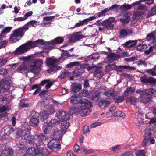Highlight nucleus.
I'll use <instances>...</instances> for the list:
<instances>
[{
    "mask_svg": "<svg viewBox=\"0 0 156 156\" xmlns=\"http://www.w3.org/2000/svg\"><path fill=\"white\" fill-rule=\"evenodd\" d=\"M135 90V88H132L131 87H128L125 91L124 94L126 96L128 95V94L131 95L134 92Z\"/></svg>",
    "mask_w": 156,
    "mask_h": 156,
    "instance_id": "ea45409f",
    "label": "nucleus"
},
{
    "mask_svg": "<svg viewBox=\"0 0 156 156\" xmlns=\"http://www.w3.org/2000/svg\"><path fill=\"white\" fill-rule=\"evenodd\" d=\"M28 30V28L25 26L15 29L12 31V34L11 35L9 41L12 43L16 42L19 39L17 37L21 38L24 35L25 33Z\"/></svg>",
    "mask_w": 156,
    "mask_h": 156,
    "instance_id": "7ed1b4c3",
    "label": "nucleus"
},
{
    "mask_svg": "<svg viewBox=\"0 0 156 156\" xmlns=\"http://www.w3.org/2000/svg\"><path fill=\"white\" fill-rule=\"evenodd\" d=\"M119 6L117 4H114L112 5L109 8H106L108 12L109 11H112L114 12H117L119 9Z\"/></svg>",
    "mask_w": 156,
    "mask_h": 156,
    "instance_id": "79ce46f5",
    "label": "nucleus"
},
{
    "mask_svg": "<svg viewBox=\"0 0 156 156\" xmlns=\"http://www.w3.org/2000/svg\"><path fill=\"white\" fill-rule=\"evenodd\" d=\"M29 62L31 64L28 66V69L30 72L35 74H38L43 64V60L40 58L32 59L28 62Z\"/></svg>",
    "mask_w": 156,
    "mask_h": 156,
    "instance_id": "f257e3e1",
    "label": "nucleus"
},
{
    "mask_svg": "<svg viewBox=\"0 0 156 156\" xmlns=\"http://www.w3.org/2000/svg\"><path fill=\"white\" fill-rule=\"evenodd\" d=\"M51 136L53 139L60 140L62 137V132L57 128H55L51 133Z\"/></svg>",
    "mask_w": 156,
    "mask_h": 156,
    "instance_id": "ddd939ff",
    "label": "nucleus"
},
{
    "mask_svg": "<svg viewBox=\"0 0 156 156\" xmlns=\"http://www.w3.org/2000/svg\"><path fill=\"white\" fill-rule=\"evenodd\" d=\"M132 8V6L130 5L124 4L122 6L120 7L119 9L122 12H124L127 10L130 9Z\"/></svg>",
    "mask_w": 156,
    "mask_h": 156,
    "instance_id": "a19ab883",
    "label": "nucleus"
},
{
    "mask_svg": "<svg viewBox=\"0 0 156 156\" xmlns=\"http://www.w3.org/2000/svg\"><path fill=\"white\" fill-rule=\"evenodd\" d=\"M84 36L80 34L78 32H76L75 34H73L69 38V40L71 42H75L83 38Z\"/></svg>",
    "mask_w": 156,
    "mask_h": 156,
    "instance_id": "dca6fc26",
    "label": "nucleus"
},
{
    "mask_svg": "<svg viewBox=\"0 0 156 156\" xmlns=\"http://www.w3.org/2000/svg\"><path fill=\"white\" fill-rule=\"evenodd\" d=\"M59 140L53 139L49 141L48 144V147L50 149H58L60 148V144Z\"/></svg>",
    "mask_w": 156,
    "mask_h": 156,
    "instance_id": "f8f14e48",
    "label": "nucleus"
},
{
    "mask_svg": "<svg viewBox=\"0 0 156 156\" xmlns=\"http://www.w3.org/2000/svg\"><path fill=\"white\" fill-rule=\"evenodd\" d=\"M12 29V27H5L3 30L1 32V33H2V34L4 35L5 36L6 34L10 32Z\"/></svg>",
    "mask_w": 156,
    "mask_h": 156,
    "instance_id": "864d4df0",
    "label": "nucleus"
},
{
    "mask_svg": "<svg viewBox=\"0 0 156 156\" xmlns=\"http://www.w3.org/2000/svg\"><path fill=\"white\" fill-rule=\"evenodd\" d=\"M62 67L58 66L56 64L55 66H52L49 67V68L48 70V73L51 74H53L57 71L59 69H61Z\"/></svg>",
    "mask_w": 156,
    "mask_h": 156,
    "instance_id": "5701e85b",
    "label": "nucleus"
},
{
    "mask_svg": "<svg viewBox=\"0 0 156 156\" xmlns=\"http://www.w3.org/2000/svg\"><path fill=\"white\" fill-rule=\"evenodd\" d=\"M55 44L53 40H51V41L46 42V44H45L46 46L45 48L46 50L50 49L51 50V49H54L55 48Z\"/></svg>",
    "mask_w": 156,
    "mask_h": 156,
    "instance_id": "473e14b6",
    "label": "nucleus"
},
{
    "mask_svg": "<svg viewBox=\"0 0 156 156\" xmlns=\"http://www.w3.org/2000/svg\"><path fill=\"white\" fill-rule=\"evenodd\" d=\"M51 128L49 123H45L42 129L45 133L48 134L50 132Z\"/></svg>",
    "mask_w": 156,
    "mask_h": 156,
    "instance_id": "2f4dec72",
    "label": "nucleus"
},
{
    "mask_svg": "<svg viewBox=\"0 0 156 156\" xmlns=\"http://www.w3.org/2000/svg\"><path fill=\"white\" fill-rule=\"evenodd\" d=\"M122 14L123 15V16L120 18L119 20L124 24L128 23L130 20V16L127 13Z\"/></svg>",
    "mask_w": 156,
    "mask_h": 156,
    "instance_id": "4be33fe9",
    "label": "nucleus"
},
{
    "mask_svg": "<svg viewBox=\"0 0 156 156\" xmlns=\"http://www.w3.org/2000/svg\"><path fill=\"white\" fill-rule=\"evenodd\" d=\"M107 12H108V10H107V8H106L100 12L97 13L96 15L98 17H101L105 16V13Z\"/></svg>",
    "mask_w": 156,
    "mask_h": 156,
    "instance_id": "4d7b16f0",
    "label": "nucleus"
},
{
    "mask_svg": "<svg viewBox=\"0 0 156 156\" xmlns=\"http://www.w3.org/2000/svg\"><path fill=\"white\" fill-rule=\"evenodd\" d=\"M71 74V73L68 72L66 69L62 70L60 73V75L58 76V79L62 80L69 76Z\"/></svg>",
    "mask_w": 156,
    "mask_h": 156,
    "instance_id": "aec40b11",
    "label": "nucleus"
},
{
    "mask_svg": "<svg viewBox=\"0 0 156 156\" xmlns=\"http://www.w3.org/2000/svg\"><path fill=\"white\" fill-rule=\"evenodd\" d=\"M79 66L81 69L87 68V70L88 71H90L93 69L95 68V69L96 70L97 68V66L94 67L93 66H89L88 64L83 63V64H80L79 65Z\"/></svg>",
    "mask_w": 156,
    "mask_h": 156,
    "instance_id": "c756f323",
    "label": "nucleus"
},
{
    "mask_svg": "<svg viewBox=\"0 0 156 156\" xmlns=\"http://www.w3.org/2000/svg\"><path fill=\"white\" fill-rule=\"evenodd\" d=\"M104 74L102 71H96L94 74V76L97 77L98 79H100L103 76Z\"/></svg>",
    "mask_w": 156,
    "mask_h": 156,
    "instance_id": "09e8293b",
    "label": "nucleus"
},
{
    "mask_svg": "<svg viewBox=\"0 0 156 156\" xmlns=\"http://www.w3.org/2000/svg\"><path fill=\"white\" fill-rule=\"evenodd\" d=\"M145 71L147 73L149 74L150 75L152 76H156V68L155 66L151 69H147Z\"/></svg>",
    "mask_w": 156,
    "mask_h": 156,
    "instance_id": "e433bc0d",
    "label": "nucleus"
},
{
    "mask_svg": "<svg viewBox=\"0 0 156 156\" xmlns=\"http://www.w3.org/2000/svg\"><path fill=\"white\" fill-rule=\"evenodd\" d=\"M148 90L146 93L140 94L139 98V101L144 104H147L150 101L152 97L151 94L154 93V90L150 88Z\"/></svg>",
    "mask_w": 156,
    "mask_h": 156,
    "instance_id": "423d86ee",
    "label": "nucleus"
},
{
    "mask_svg": "<svg viewBox=\"0 0 156 156\" xmlns=\"http://www.w3.org/2000/svg\"><path fill=\"white\" fill-rule=\"evenodd\" d=\"M64 40V38L61 37H58L53 40L55 44H58L62 43Z\"/></svg>",
    "mask_w": 156,
    "mask_h": 156,
    "instance_id": "49530a36",
    "label": "nucleus"
},
{
    "mask_svg": "<svg viewBox=\"0 0 156 156\" xmlns=\"http://www.w3.org/2000/svg\"><path fill=\"white\" fill-rule=\"evenodd\" d=\"M30 147L27 150L29 154L32 156H47L49 154V152L47 149H44L41 147Z\"/></svg>",
    "mask_w": 156,
    "mask_h": 156,
    "instance_id": "20e7f679",
    "label": "nucleus"
},
{
    "mask_svg": "<svg viewBox=\"0 0 156 156\" xmlns=\"http://www.w3.org/2000/svg\"><path fill=\"white\" fill-rule=\"evenodd\" d=\"M41 118V121L42 122H44L48 118V115L47 112L43 111L40 114Z\"/></svg>",
    "mask_w": 156,
    "mask_h": 156,
    "instance_id": "f704fd0d",
    "label": "nucleus"
},
{
    "mask_svg": "<svg viewBox=\"0 0 156 156\" xmlns=\"http://www.w3.org/2000/svg\"><path fill=\"white\" fill-rule=\"evenodd\" d=\"M60 123V120L56 119H52L48 123L51 127H53L58 124Z\"/></svg>",
    "mask_w": 156,
    "mask_h": 156,
    "instance_id": "c03bdc74",
    "label": "nucleus"
},
{
    "mask_svg": "<svg viewBox=\"0 0 156 156\" xmlns=\"http://www.w3.org/2000/svg\"><path fill=\"white\" fill-rule=\"evenodd\" d=\"M25 102V100L24 99L21 100L20 101L19 105L20 108H27L29 106V104L26 103Z\"/></svg>",
    "mask_w": 156,
    "mask_h": 156,
    "instance_id": "a18cd8bd",
    "label": "nucleus"
},
{
    "mask_svg": "<svg viewBox=\"0 0 156 156\" xmlns=\"http://www.w3.org/2000/svg\"><path fill=\"white\" fill-rule=\"evenodd\" d=\"M47 139L46 136L42 133H37L35 135V138L33 143L34 147H41L43 141Z\"/></svg>",
    "mask_w": 156,
    "mask_h": 156,
    "instance_id": "0eeeda50",
    "label": "nucleus"
},
{
    "mask_svg": "<svg viewBox=\"0 0 156 156\" xmlns=\"http://www.w3.org/2000/svg\"><path fill=\"white\" fill-rule=\"evenodd\" d=\"M39 96L43 99L48 100L51 98V95L48 90L42 91L39 94Z\"/></svg>",
    "mask_w": 156,
    "mask_h": 156,
    "instance_id": "f3484780",
    "label": "nucleus"
},
{
    "mask_svg": "<svg viewBox=\"0 0 156 156\" xmlns=\"http://www.w3.org/2000/svg\"><path fill=\"white\" fill-rule=\"evenodd\" d=\"M99 24L102 27V28H100V29H104L105 30H111L113 29L114 26L113 22L108 20L102 21L100 22Z\"/></svg>",
    "mask_w": 156,
    "mask_h": 156,
    "instance_id": "6e6552de",
    "label": "nucleus"
},
{
    "mask_svg": "<svg viewBox=\"0 0 156 156\" xmlns=\"http://www.w3.org/2000/svg\"><path fill=\"white\" fill-rule=\"evenodd\" d=\"M90 94L88 91L86 89H83L80 92L79 95L81 97H86L88 96Z\"/></svg>",
    "mask_w": 156,
    "mask_h": 156,
    "instance_id": "5fc2aeb1",
    "label": "nucleus"
},
{
    "mask_svg": "<svg viewBox=\"0 0 156 156\" xmlns=\"http://www.w3.org/2000/svg\"><path fill=\"white\" fill-rule=\"evenodd\" d=\"M137 42V40H129L126 42L124 44V45L126 47L129 48H131L133 47H135Z\"/></svg>",
    "mask_w": 156,
    "mask_h": 156,
    "instance_id": "b1692460",
    "label": "nucleus"
},
{
    "mask_svg": "<svg viewBox=\"0 0 156 156\" xmlns=\"http://www.w3.org/2000/svg\"><path fill=\"white\" fill-rule=\"evenodd\" d=\"M140 80L143 84H153L156 83V79L151 77L148 78L145 75L141 76L140 78Z\"/></svg>",
    "mask_w": 156,
    "mask_h": 156,
    "instance_id": "9d476101",
    "label": "nucleus"
},
{
    "mask_svg": "<svg viewBox=\"0 0 156 156\" xmlns=\"http://www.w3.org/2000/svg\"><path fill=\"white\" fill-rule=\"evenodd\" d=\"M29 68L28 67H26L25 65L23 64L20 65L17 68V70L19 72H20L21 71L27 70L28 68Z\"/></svg>",
    "mask_w": 156,
    "mask_h": 156,
    "instance_id": "13d9d810",
    "label": "nucleus"
},
{
    "mask_svg": "<svg viewBox=\"0 0 156 156\" xmlns=\"http://www.w3.org/2000/svg\"><path fill=\"white\" fill-rule=\"evenodd\" d=\"M18 147L19 148V150L20 151H25L26 149V146H25L24 143L23 142H22L21 141H20L19 143V144L18 145Z\"/></svg>",
    "mask_w": 156,
    "mask_h": 156,
    "instance_id": "052dcab7",
    "label": "nucleus"
},
{
    "mask_svg": "<svg viewBox=\"0 0 156 156\" xmlns=\"http://www.w3.org/2000/svg\"><path fill=\"white\" fill-rule=\"evenodd\" d=\"M99 57L98 54L93 53L87 57H82L81 59H83L85 63H92L97 60Z\"/></svg>",
    "mask_w": 156,
    "mask_h": 156,
    "instance_id": "1a4fd4ad",
    "label": "nucleus"
},
{
    "mask_svg": "<svg viewBox=\"0 0 156 156\" xmlns=\"http://www.w3.org/2000/svg\"><path fill=\"white\" fill-rule=\"evenodd\" d=\"M2 130L3 131L5 135H8L13 132L14 129L11 125H8L4 126L2 129Z\"/></svg>",
    "mask_w": 156,
    "mask_h": 156,
    "instance_id": "6ab92c4d",
    "label": "nucleus"
},
{
    "mask_svg": "<svg viewBox=\"0 0 156 156\" xmlns=\"http://www.w3.org/2000/svg\"><path fill=\"white\" fill-rule=\"evenodd\" d=\"M37 21H30V22H27L26 24L23 26H25L28 29V27L32 26V27H35L37 25Z\"/></svg>",
    "mask_w": 156,
    "mask_h": 156,
    "instance_id": "de8ad7c7",
    "label": "nucleus"
},
{
    "mask_svg": "<svg viewBox=\"0 0 156 156\" xmlns=\"http://www.w3.org/2000/svg\"><path fill=\"white\" fill-rule=\"evenodd\" d=\"M108 57L109 59L114 61L117 60L118 58H119L120 56L117 54L111 53L108 55Z\"/></svg>",
    "mask_w": 156,
    "mask_h": 156,
    "instance_id": "4c0bfd02",
    "label": "nucleus"
},
{
    "mask_svg": "<svg viewBox=\"0 0 156 156\" xmlns=\"http://www.w3.org/2000/svg\"><path fill=\"white\" fill-rule=\"evenodd\" d=\"M80 151L82 154H89L91 153H93L94 152L92 149H87L83 147H81Z\"/></svg>",
    "mask_w": 156,
    "mask_h": 156,
    "instance_id": "58836bf2",
    "label": "nucleus"
},
{
    "mask_svg": "<svg viewBox=\"0 0 156 156\" xmlns=\"http://www.w3.org/2000/svg\"><path fill=\"white\" fill-rule=\"evenodd\" d=\"M35 42L29 41L25 44H23L18 48L14 52L15 55H18L24 53L29 49V47L32 48L36 47Z\"/></svg>",
    "mask_w": 156,
    "mask_h": 156,
    "instance_id": "39448f33",
    "label": "nucleus"
},
{
    "mask_svg": "<svg viewBox=\"0 0 156 156\" xmlns=\"http://www.w3.org/2000/svg\"><path fill=\"white\" fill-rule=\"evenodd\" d=\"M80 102L81 105L79 112L81 115L84 117L88 115L91 111L90 108L92 107L91 102L86 99H82Z\"/></svg>",
    "mask_w": 156,
    "mask_h": 156,
    "instance_id": "f03ea898",
    "label": "nucleus"
},
{
    "mask_svg": "<svg viewBox=\"0 0 156 156\" xmlns=\"http://www.w3.org/2000/svg\"><path fill=\"white\" fill-rule=\"evenodd\" d=\"M30 125L33 126H38L39 123V121L38 119L36 118H31L30 122Z\"/></svg>",
    "mask_w": 156,
    "mask_h": 156,
    "instance_id": "c9c22d12",
    "label": "nucleus"
},
{
    "mask_svg": "<svg viewBox=\"0 0 156 156\" xmlns=\"http://www.w3.org/2000/svg\"><path fill=\"white\" fill-rule=\"evenodd\" d=\"M133 33V30L131 28L121 29L119 32V37L120 38L125 39L126 37L132 35Z\"/></svg>",
    "mask_w": 156,
    "mask_h": 156,
    "instance_id": "9b49d317",
    "label": "nucleus"
},
{
    "mask_svg": "<svg viewBox=\"0 0 156 156\" xmlns=\"http://www.w3.org/2000/svg\"><path fill=\"white\" fill-rule=\"evenodd\" d=\"M136 115H137L139 116L137 118H136V119L137 120V121L138 122L139 124L142 123L143 122V119H142V117L143 115V114L142 113H140V112H138L136 113Z\"/></svg>",
    "mask_w": 156,
    "mask_h": 156,
    "instance_id": "603ef678",
    "label": "nucleus"
},
{
    "mask_svg": "<svg viewBox=\"0 0 156 156\" xmlns=\"http://www.w3.org/2000/svg\"><path fill=\"white\" fill-rule=\"evenodd\" d=\"M120 146V145H117L115 146L112 147L110 148V150L115 152H118L119 151V147Z\"/></svg>",
    "mask_w": 156,
    "mask_h": 156,
    "instance_id": "338daca9",
    "label": "nucleus"
},
{
    "mask_svg": "<svg viewBox=\"0 0 156 156\" xmlns=\"http://www.w3.org/2000/svg\"><path fill=\"white\" fill-rule=\"evenodd\" d=\"M82 89V86L80 84L73 83L71 87V93H76Z\"/></svg>",
    "mask_w": 156,
    "mask_h": 156,
    "instance_id": "a211bd4d",
    "label": "nucleus"
},
{
    "mask_svg": "<svg viewBox=\"0 0 156 156\" xmlns=\"http://www.w3.org/2000/svg\"><path fill=\"white\" fill-rule=\"evenodd\" d=\"M83 130L84 133L86 135H89L90 133L89 127L85 125L84 126L83 129Z\"/></svg>",
    "mask_w": 156,
    "mask_h": 156,
    "instance_id": "0e129e2a",
    "label": "nucleus"
},
{
    "mask_svg": "<svg viewBox=\"0 0 156 156\" xmlns=\"http://www.w3.org/2000/svg\"><path fill=\"white\" fill-rule=\"evenodd\" d=\"M136 156H145V151L143 150H140L136 152Z\"/></svg>",
    "mask_w": 156,
    "mask_h": 156,
    "instance_id": "774afa93",
    "label": "nucleus"
},
{
    "mask_svg": "<svg viewBox=\"0 0 156 156\" xmlns=\"http://www.w3.org/2000/svg\"><path fill=\"white\" fill-rule=\"evenodd\" d=\"M56 115L58 118L61 119L62 120L68 119L69 118V114L68 113L61 110L57 112Z\"/></svg>",
    "mask_w": 156,
    "mask_h": 156,
    "instance_id": "4468645a",
    "label": "nucleus"
},
{
    "mask_svg": "<svg viewBox=\"0 0 156 156\" xmlns=\"http://www.w3.org/2000/svg\"><path fill=\"white\" fill-rule=\"evenodd\" d=\"M39 113L35 111H32L31 112L30 116L31 118H36L38 119L39 116Z\"/></svg>",
    "mask_w": 156,
    "mask_h": 156,
    "instance_id": "e2e57ef3",
    "label": "nucleus"
},
{
    "mask_svg": "<svg viewBox=\"0 0 156 156\" xmlns=\"http://www.w3.org/2000/svg\"><path fill=\"white\" fill-rule=\"evenodd\" d=\"M112 99L115 103H118L122 102L124 100V98L123 96L117 95L115 92V95L112 98Z\"/></svg>",
    "mask_w": 156,
    "mask_h": 156,
    "instance_id": "393cba45",
    "label": "nucleus"
},
{
    "mask_svg": "<svg viewBox=\"0 0 156 156\" xmlns=\"http://www.w3.org/2000/svg\"><path fill=\"white\" fill-rule=\"evenodd\" d=\"M11 80V78L10 76H7L4 79L2 83V86L5 87V85H6L7 86V87H8L10 85Z\"/></svg>",
    "mask_w": 156,
    "mask_h": 156,
    "instance_id": "72a5a7b5",
    "label": "nucleus"
},
{
    "mask_svg": "<svg viewBox=\"0 0 156 156\" xmlns=\"http://www.w3.org/2000/svg\"><path fill=\"white\" fill-rule=\"evenodd\" d=\"M113 115L114 116H119L123 117L124 115V113L121 111H118L113 113Z\"/></svg>",
    "mask_w": 156,
    "mask_h": 156,
    "instance_id": "680f3d73",
    "label": "nucleus"
},
{
    "mask_svg": "<svg viewBox=\"0 0 156 156\" xmlns=\"http://www.w3.org/2000/svg\"><path fill=\"white\" fill-rule=\"evenodd\" d=\"M80 99L77 94H75L71 97L70 102L73 104H76L78 103L80 104V101L82 99Z\"/></svg>",
    "mask_w": 156,
    "mask_h": 156,
    "instance_id": "a878e982",
    "label": "nucleus"
},
{
    "mask_svg": "<svg viewBox=\"0 0 156 156\" xmlns=\"http://www.w3.org/2000/svg\"><path fill=\"white\" fill-rule=\"evenodd\" d=\"M22 138L25 140L27 143L33 145L35 136L32 135L31 133L29 132L28 133H25Z\"/></svg>",
    "mask_w": 156,
    "mask_h": 156,
    "instance_id": "2eb2a0df",
    "label": "nucleus"
},
{
    "mask_svg": "<svg viewBox=\"0 0 156 156\" xmlns=\"http://www.w3.org/2000/svg\"><path fill=\"white\" fill-rule=\"evenodd\" d=\"M79 64V62L75 61L69 63L66 65V67L67 68H69L75 66H78Z\"/></svg>",
    "mask_w": 156,
    "mask_h": 156,
    "instance_id": "3c124183",
    "label": "nucleus"
},
{
    "mask_svg": "<svg viewBox=\"0 0 156 156\" xmlns=\"http://www.w3.org/2000/svg\"><path fill=\"white\" fill-rule=\"evenodd\" d=\"M136 98L133 96L129 97L126 99V101L127 102L130 103L134 105L136 103Z\"/></svg>",
    "mask_w": 156,
    "mask_h": 156,
    "instance_id": "8fccbe9b",
    "label": "nucleus"
},
{
    "mask_svg": "<svg viewBox=\"0 0 156 156\" xmlns=\"http://www.w3.org/2000/svg\"><path fill=\"white\" fill-rule=\"evenodd\" d=\"M115 91L113 90H108L106 91L104 93L105 95L108 97V98H112L113 97L114 95H115Z\"/></svg>",
    "mask_w": 156,
    "mask_h": 156,
    "instance_id": "37998d69",
    "label": "nucleus"
},
{
    "mask_svg": "<svg viewBox=\"0 0 156 156\" xmlns=\"http://www.w3.org/2000/svg\"><path fill=\"white\" fill-rule=\"evenodd\" d=\"M87 20H84L83 21H80L79 22L76 23L73 28L75 27H78L82 26L85 24H87Z\"/></svg>",
    "mask_w": 156,
    "mask_h": 156,
    "instance_id": "bf43d9fd",
    "label": "nucleus"
},
{
    "mask_svg": "<svg viewBox=\"0 0 156 156\" xmlns=\"http://www.w3.org/2000/svg\"><path fill=\"white\" fill-rule=\"evenodd\" d=\"M147 47V45L142 43L138 45L137 46L136 48L138 50L140 51L146 49Z\"/></svg>",
    "mask_w": 156,
    "mask_h": 156,
    "instance_id": "6e6d98bb",
    "label": "nucleus"
},
{
    "mask_svg": "<svg viewBox=\"0 0 156 156\" xmlns=\"http://www.w3.org/2000/svg\"><path fill=\"white\" fill-rule=\"evenodd\" d=\"M83 73V71L82 69H79L75 71L74 73V75L75 76L78 77L79 76Z\"/></svg>",
    "mask_w": 156,
    "mask_h": 156,
    "instance_id": "69168bd1",
    "label": "nucleus"
},
{
    "mask_svg": "<svg viewBox=\"0 0 156 156\" xmlns=\"http://www.w3.org/2000/svg\"><path fill=\"white\" fill-rule=\"evenodd\" d=\"M156 30L152 31L148 34L146 37V39L148 41L154 42L156 41Z\"/></svg>",
    "mask_w": 156,
    "mask_h": 156,
    "instance_id": "412c9836",
    "label": "nucleus"
},
{
    "mask_svg": "<svg viewBox=\"0 0 156 156\" xmlns=\"http://www.w3.org/2000/svg\"><path fill=\"white\" fill-rule=\"evenodd\" d=\"M68 119L62 120L61 129L62 131H65L69 126V123L67 121Z\"/></svg>",
    "mask_w": 156,
    "mask_h": 156,
    "instance_id": "bb28decb",
    "label": "nucleus"
},
{
    "mask_svg": "<svg viewBox=\"0 0 156 156\" xmlns=\"http://www.w3.org/2000/svg\"><path fill=\"white\" fill-rule=\"evenodd\" d=\"M100 94L101 92L98 90H94V92L90 97V98L93 100L97 101L100 98Z\"/></svg>",
    "mask_w": 156,
    "mask_h": 156,
    "instance_id": "c85d7f7f",
    "label": "nucleus"
},
{
    "mask_svg": "<svg viewBox=\"0 0 156 156\" xmlns=\"http://www.w3.org/2000/svg\"><path fill=\"white\" fill-rule=\"evenodd\" d=\"M144 12L141 11H137L134 13L133 16L134 18L137 20H140L143 19V14Z\"/></svg>",
    "mask_w": 156,
    "mask_h": 156,
    "instance_id": "7c9ffc66",
    "label": "nucleus"
},
{
    "mask_svg": "<svg viewBox=\"0 0 156 156\" xmlns=\"http://www.w3.org/2000/svg\"><path fill=\"white\" fill-rule=\"evenodd\" d=\"M57 60L55 59H53L52 58H47L46 61V64L49 67L52 66H55L56 64L55 62Z\"/></svg>",
    "mask_w": 156,
    "mask_h": 156,
    "instance_id": "cd10ccee",
    "label": "nucleus"
}]
</instances>
